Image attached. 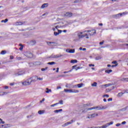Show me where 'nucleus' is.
<instances>
[{
  "label": "nucleus",
  "mask_w": 128,
  "mask_h": 128,
  "mask_svg": "<svg viewBox=\"0 0 128 128\" xmlns=\"http://www.w3.org/2000/svg\"><path fill=\"white\" fill-rule=\"evenodd\" d=\"M96 34V30H84L82 32H80L78 34V37L79 38H89L88 36H94Z\"/></svg>",
  "instance_id": "1"
},
{
  "label": "nucleus",
  "mask_w": 128,
  "mask_h": 128,
  "mask_svg": "<svg viewBox=\"0 0 128 128\" xmlns=\"http://www.w3.org/2000/svg\"><path fill=\"white\" fill-rule=\"evenodd\" d=\"M29 80H42V78H38L36 76H33L29 78Z\"/></svg>",
  "instance_id": "2"
},
{
  "label": "nucleus",
  "mask_w": 128,
  "mask_h": 128,
  "mask_svg": "<svg viewBox=\"0 0 128 128\" xmlns=\"http://www.w3.org/2000/svg\"><path fill=\"white\" fill-rule=\"evenodd\" d=\"M22 74H24V71L22 70H18L17 73L15 74V76H22Z\"/></svg>",
  "instance_id": "3"
},
{
  "label": "nucleus",
  "mask_w": 128,
  "mask_h": 128,
  "mask_svg": "<svg viewBox=\"0 0 128 128\" xmlns=\"http://www.w3.org/2000/svg\"><path fill=\"white\" fill-rule=\"evenodd\" d=\"M32 81L25 80L22 82L23 86H30L32 84Z\"/></svg>",
  "instance_id": "4"
},
{
  "label": "nucleus",
  "mask_w": 128,
  "mask_h": 128,
  "mask_svg": "<svg viewBox=\"0 0 128 128\" xmlns=\"http://www.w3.org/2000/svg\"><path fill=\"white\" fill-rule=\"evenodd\" d=\"M64 16H66V18H70L72 16V12H66L64 14Z\"/></svg>",
  "instance_id": "5"
},
{
  "label": "nucleus",
  "mask_w": 128,
  "mask_h": 128,
  "mask_svg": "<svg viewBox=\"0 0 128 128\" xmlns=\"http://www.w3.org/2000/svg\"><path fill=\"white\" fill-rule=\"evenodd\" d=\"M60 56H62V55L56 54L51 56V58H60Z\"/></svg>",
  "instance_id": "6"
},
{
  "label": "nucleus",
  "mask_w": 128,
  "mask_h": 128,
  "mask_svg": "<svg viewBox=\"0 0 128 128\" xmlns=\"http://www.w3.org/2000/svg\"><path fill=\"white\" fill-rule=\"evenodd\" d=\"M80 91L76 90H69V92L70 93H78Z\"/></svg>",
  "instance_id": "7"
},
{
  "label": "nucleus",
  "mask_w": 128,
  "mask_h": 128,
  "mask_svg": "<svg viewBox=\"0 0 128 128\" xmlns=\"http://www.w3.org/2000/svg\"><path fill=\"white\" fill-rule=\"evenodd\" d=\"M113 84H114V83H109L108 84H104V85H102V88H106L108 86H112Z\"/></svg>",
  "instance_id": "8"
},
{
  "label": "nucleus",
  "mask_w": 128,
  "mask_h": 128,
  "mask_svg": "<svg viewBox=\"0 0 128 128\" xmlns=\"http://www.w3.org/2000/svg\"><path fill=\"white\" fill-rule=\"evenodd\" d=\"M128 14V12H123L122 13H119L117 14H116V16H122V14Z\"/></svg>",
  "instance_id": "9"
},
{
  "label": "nucleus",
  "mask_w": 128,
  "mask_h": 128,
  "mask_svg": "<svg viewBox=\"0 0 128 128\" xmlns=\"http://www.w3.org/2000/svg\"><path fill=\"white\" fill-rule=\"evenodd\" d=\"M48 4L45 3L42 6L41 8H48Z\"/></svg>",
  "instance_id": "10"
},
{
  "label": "nucleus",
  "mask_w": 128,
  "mask_h": 128,
  "mask_svg": "<svg viewBox=\"0 0 128 128\" xmlns=\"http://www.w3.org/2000/svg\"><path fill=\"white\" fill-rule=\"evenodd\" d=\"M98 114L96 113H94L90 114V116L92 118H96V116H98Z\"/></svg>",
  "instance_id": "11"
},
{
  "label": "nucleus",
  "mask_w": 128,
  "mask_h": 128,
  "mask_svg": "<svg viewBox=\"0 0 128 128\" xmlns=\"http://www.w3.org/2000/svg\"><path fill=\"white\" fill-rule=\"evenodd\" d=\"M67 52H69V54H74V49L70 50H66Z\"/></svg>",
  "instance_id": "12"
},
{
  "label": "nucleus",
  "mask_w": 128,
  "mask_h": 128,
  "mask_svg": "<svg viewBox=\"0 0 128 128\" xmlns=\"http://www.w3.org/2000/svg\"><path fill=\"white\" fill-rule=\"evenodd\" d=\"M46 90L45 92L46 94H50V92H52V90L48 89V88H46Z\"/></svg>",
  "instance_id": "13"
},
{
  "label": "nucleus",
  "mask_w": 128,
  "mask_h": 128,
  "mask_svg": "<svg viewBox=\"0 0 128 128\" xmlns=\"http://www.w3.org/2000/svg\"><path fill=\"white\" fill-rule=\"evenodd\" d=\"M124 94V93H122V92H119L118 94H117V96L118 98H120V96H122V95Z\"/></svg>",
  "instance_id": "14"
},
{
  "label": "nucleus",
  "mask_w": 128,
  "mask_h": 128,
  "mask_svg": "<svg viewBox=\"0 0 128 128\" xmlns=\"http://www.w3.org/2000/svg\"><path fill=\"white\" fill-rule=\"evenodd\" d=\"M83 86H84V84L82 83L77 84V86L78 88H82Z\"/></svg>",
  "instance_id": "15"
},
{
  "label": "nucleus",
  "mask_w": 128,
  "mask_h": 128,
  "mask_svg": "<svg viewBox=\"0 0 128 128\" xmlns=\"http://www.w3.org/2000/svg\"><path fill=\"white\" fill-rule=\"evenodd\" d=\"M30 43L32 44V46H34V44H36V40H32L30 42Z\"/></svg>",
  "instance_id": "16"
},
{
  "label": "nucleus",
  "mask_w": 128,
  "mask_h": 128,
  "mask_svg": "<svg viewBox=\"0 0 128 128\" xmlns=\"http://www.w3.org/2000/svg\"><path fill=\"white\" fill-rule=\"evenodd\" d=\"M71 64H76L78 62V60H72L70 61Z\"/></svg>",
  "instance_id": "17"
},
{
  "label": "nucleus",
  "mask_w": 128,
  "mask_h": 128,
  "mask_svg": "<svg viewBox=\"0 0 128 128\" xmlns=\"http://www.w3.org/2000/svg\"><path fill=\"white\" fill-rule=\"evenodd\" d=\"M60 112H62V109L56 110L54 111V112L58 114Z\"/></svg>",
  "instance_id": "18"
},
{
  "label": "nucleus",
  "mask_w": 128,
  "mask_h": 128,
  "mask_svg": "<svg viewBox=\"0 0 128 128\" xmlns=\"http://www.w3.org/2000/svg\"><path fill=\"white\" fill-rule=\"evenodd\" d=\"M112 72V70H106L105 72L106 74H110V72Z\"/></svg>",
  "instance_id": "19"
},
{
  "label": "nucleus",
  "mask_w": 128,
  "mask_h": 128,
  "mask_svg": "<svg viewBox=\"0 0 128 128\" xmlns=\"http://www.w3.org/2000/svg\"><path fill=\"white\" fill-rule=\"evenodd\" d=\"M39 114H44V110H40L38 112Z\"/></svg>",
  "instance_id": "20"
},
{
  "label": "nucleus",
  "mask_w": 128,
  "mask_h": 128,
  "mask_svg": "<svg viewBox=\"0 0 128 128\" xmlns=\"http://www.w3.org/2000/svg\"><path fill=\"white\" fill-rule=\"evenodd\" d=\"M96 110H102V106H96Z\"/></svg>",
  "instance_id": "21"
},
{
  "label": "nucleus",
  "mask_w": 128,
  "mask_h": 128,
  "mask_svg": "<svg viewBox=\"0 0 128 128\" xmlns=\"http://www.w3.org/2000/svg\"><path fill=\"white\" fill-rule=\"evenodd\" d=\"M92 86L96 87L98 86V83L96 82H94L93 84H91Z\"/></svg>",
  "instance_id": "22"
},
{
  "label": "nucleus",
  "mask_w": 128,
  "mask_h": 128,
  "mask_svg": "<svg viewBox=\"0 0 128 128\" xmlns=\"http://www.w3.org/2000/svg\"><path fill=\"white\" fill-rule=\"evenodd\" d=\"M108 124H106L104 125L101 126V128H108Z\"/></svg>",
  "instance_id": "23"
},
{
  "label": "nucleus",
  "mask_w": 128,
  "mask_h": 128,
  "mask_svg": "<svg viewBox=\"0 0 128 128\" xmlns=\"http://www.w3.org/2000/svg\"><path fill=\"white\" fill-rule=\"evenodd\" d=\"M8 22V20L6 18L4 20H2L1 22H4V24H6V22Z\"/></svg>",
  "instance_id": "24"
},
{
  "label": "nucleus",
  "mask_w": 128,
  "mask_h": 128,
  "mask_svg": "<svg viewBox=\"0 0 128 128\" xmlns=\"http://www.w3.org/2000/svg\"><path fill=\"white\" fill-rule=\"evenodd\" d=\"M48 64H50V66H52V64H56V62H49L48 63Z\"/></svg>",
  "instance_id": "25"
},
{
  "label": "nucleus",
  "mask_w": 128,
  "mask_h": 128,
  "mask_svg": "<svg viewBox=\"0 0 128 128\" xmlns=\"http://www.w3.org/2000/svg\"><path fill=\"white\" fill-rule=\"evenodd\" d=\"M11 126H12V124H5V128H10Z\"/></svg>",
  "instance_id": "26"
},
{
  "label": "nucleus",
  "mask_w": 128,
  "mask_h": 128,
  "mask_svg": "<svg viewBox=\"0 0 128 128\" xmlns=\"http://www.w3.org/2000/svg\"><path fill=\"white\" fill-rule=\"evenodd\" d=\"M128 110V106L122 108V112H125V110Z\"/></svg>",
  "instance_id": "27"
},
{
  "label": "nucleus",
  "mask_w": 128,
  "mask_h": 128,
  "mask_svg": "<svg viewBox=\"0 0 128 128\" xmlns=\"http://www.w3.org/2000/svg\"><path fill=\"white\" fill-rule=\"evenodd\" d=\"M6 54V50H2L0 52V54Z\"/></svg>",
  "instance_id": "28"
},
{
  "label": "nucleus",
  "mask_w": 128,
  "mask_h": 128,
  "mask_svg": "<svg viewBox=\"0 0 128 128\" xmlns=\"http://www.w3.org/2000/svg\"><path fill=\"white\" fill-rule=\"evenodd\" d=\"M60 103H56L50 105L51 107H54V106H58V104H59Z\"/></svg>",
  "instance_id": "29"
},
{
  "label": "nucleus",
  "mask_w": 128,
  "mask_h": 128,
  "mask_svg": "<svg viewBox=\"0 0 128 128\" xmlns=\"http://www.w3.org/2000/svg\"><path fill=\"white\" fill-rule=\"evenodd\" d=\"M108 106H101L102 110H106V108H107Z\"/></svg>",
  "instance_id": "30"
},
{
  "label": "nucleus",
  "mask_w": 128,
  "mask_h": 128,
  "mask_svg": "<svg viewBox=\"0 0 128 128\" xmlns=\"http://www.w3.org/2000/svg\"><path fill=\"white\" fill-rule=\"evenodd\" d=\"M59 104H64V101L62 100H60Z\"/></svg>",
  "instance_id": "31"
},
{
  "label": "nucleus",
  "mask_w": 128,
  "mask_h": 128,
  "mask_svg": "<svg viewBox=\"0 0 128 128\" xmlns=\"http://www.w3.org/2000/svg\"><path fill=\"white\" fill-rule=\"evenodd\" d=\"M110 98V96L108 94H104L102 96V98Z\"/></svg>",
  "instance_id": "32"
},
{
  "label": "nucleus",
  "mask_w": 128,
  "mask_h": 128,
  "mask_svg": "<svg viewBox=\"0 0 128 128\" xmlns=\"http://www.w3.org/2000/svg\"><path fill=\"white\" fill-rule=\"evenodd\" d=\"M48 70V67H46V68H42L41 69V70H42V72H44V70Z\"/></svg>",
  "instance_id": "33"
},
{
  "label": "nucleus",
  "mask_w": 128,
  "mask_h": 128,
  "mask_svg": "<svg viewBox=\"0 0 128 128\" xmlns=\"http://www.w3.org/2000/svg\"><path fill=\"white\" fill-rule=\"evenodd\" d=\"M58 32H54V36H58Z\"/></svg>",
  "instance_id": "34"
},
{
  "label": "nucleus",
  "mask_w": 128,
  "mask_h": 128,
  "mask_svg": "<svg viewBox=\"0 0 128 128\" xmlns=\"http://www.w3.org/2000/svg\"><path fill=\"white\" fill-rule=\"evenodd\" d=\"M107 124H108V126H110V124H114V122H111L110 123H107Z\"/></svg>",
  "instance_id": "35"
},
{
  "label": "nucleus",
  "mask_w": 128,
  "mask_h": 128,
  "mask_svg": "<svg viewBox=\"0 0 128 128\" xmlns=\"http://www.w3.org/2000/svg\"><path fill=\"white\" fill-rule=\"evenodd\" d=\"M16 60H22V58L20 57L16 56Z\"/></svg>",
  "instance_id": "36"
},
{
  "label": "nucleus",
  "mask_w": 128,
  "mask_h": 128,
  "mask_svg": "<svg viewBox=\"0 0 128 128\" xmlns=\"http://www.w3.org/2000/svg\"><path fill=\"white\" fill-rule=\"evenodd\" d=\"M80 2V0H75L74 2V4H77L78 2Z\"/></svg>",
  "instance_id": "37"
},
{
  "label": "nucleus",
  "mask_w": 128,
  "mask_h": 128,
  "mask_svg": "<svg viewBox=\"0 0 128 128\" xmlns=\"http://www.w3.org/2000/svg\"><path fill=\"white\" fill-rule=\"evenodd\" d=\"M64 92H70V90L64 89Z\"/></svg>",
  "instance_id": "38"
},
{
  "label": "nucleus",
  "mask_w": 128,
  "mask_h": 128,
  "mask_svg": "<svg viewBox=\"0 0 128 128\" xmlns=\"http://www.w3.org/2000/svg\"><path fill=\"white\" fill-rule=\"evenodd\" d=\"M86 110H93L92 109V108H86Z\"/></svg>",
  "instance_id": "39"
},
{
  "label": "nucleus",
  "mask_w": 128,
  "mask_h": 128,
  "mask_svg": "<svg viewBox=\"0 0 128 128\" xmlns=\"http://www.w3.org/2000/svg\"><path fill=\"white\" fill-rule=\"evenodd\" d=\"M116 60H114L113 62H112V64H116Z\"/></svg>",
  "instance_id": "40"
},
{
  "label": "nucleus",
  "mask_w": 128,
  "mask_h": 128,
  "mask_svg": "<svg viewBox=\"0 0 128 128\" xmlns=\"http://www.w3.org/2000/svg\"><path fill=\"white\" fill-rule=\"evenodd\" d=\"M104 40H103V41L100 42L99 44L100 46H102V44H104Z\"/></svg>",
  "instance_id": "41"
},
{
  "label": "nucleus",
  "mask_w": 128,
  "mask_h": 128,
  "mask_svg": "<svg viewBox=\"0 0 128 128\" xmlns=\"http://www.w3.org/2000/svg\"><path fill=\"white\" fill-rule=\"evenodd\" d=\"M58 31L59 34H62V30H58Z\"/></svg>",
  "instance_id": "42"
},
{
  "label": "nucleus",
  "mask_w": 128,
  "mask_h": 128,
  "mask_svg": "<svg viewBox=\"0 0 128 128\" xmlns=\"http://www.w3.org/2000/svg\"><path fill=\"white\" fill-rule=\"evenodd\" d=\"M86 118H92L90 114H88V116L86 117Z\"/></svg>",
  "instance_id": "43"
},
{
  "label": "nucleus",
  "mask_w": 128,
  "mask_h": 128,
  "mask_svg": "<svg viewBox=\"0 0 128 128\" xmlns=\"http://www.w3.org/2000/svg\"><path fill=\"white\" fill-rule=\"evenodd\" d=\"M108 102H112V98H109L108 100Z\"/></svg>",
  "instance_id": "44"
},
{
  "label": "nucleus",
  "mask_w": 128,
  "mask_h": 128,
  "mask_svg": "<svg viewBox=\"0 0 128 128\" xmlns=\"http://www.w3.org/2000/svg\"><path fill=\"white\" fill-rule=\"evenodd\" d=\"M78 88V84L76 85H74L73 86V88Z\"/></svg>",
  "instance_id": "45"
},
{
  "label": "nucleus",
  "mask_w": 128,
  "mask_h": 128,
  "mask_svg": "<svg viewBox=\"0 0 128 128\" xmlns=\"http://www.w3.org/2000/svg\"><path fill=\"white\" fill-rule=\"evenodd\" d=\"M42 102H44V98H42V100L40 101V104H42Z\"/></svg>",
  "instance_id": "46"
},
{
  "label": "nucleus",
  "mask_w": 128,
  "mask_h": 128,
  "mask_svg": "<svg viewBox=\"0 0 128 128\" xmlns=\"http://www.w3.org/2000/svg\"><path fill=\"white\" fill-rule=\"evenodd\" d=\"M90 128H102V126H97V127H90Z\"/></svg>",
  "instance_id": "47"
},
{
  "label": "nucleus",
  "mask_w": 128,
  "mask_h": 128,
  "mask_svg": "<svg viewBox=\"0 0 128 128\" xmlns=\"http://www.w3.org/2000/svg\"><path fill=\"white\" fill-rule=\"evenodd\" d=\"M10 60H14V56H10Z\"/></svg>",
  "instance_id": "48"
},
{
  "label": "nucleus",
  "mask_w": 128,
  "mask_h": 128,
  "mask_svg": "<svg viewBox=\"0 0 128 128\" xmlns=\"http://www.w3.org/2000/svg\"><path fill=\"white\" fill-rule=\"evenodd\" d=\"M10 86H14V82L10 83Z\"/></svg>",
  "instance_id": "49"
},
{
  "label": "nucleus",
  "mask_w": 128,
  "mask_h": 128,
  "mask_svg": "<svg viewBox=\"0 0 128 128\" xmlns=\"http://www.w3.org/2000/svg\"><path fill=\"white\" fill-rule=\"evenodd\" d=\"M60 88H62V87L60 86H57L56 90H60Z\"/></svg>",
  "instance_id": "50"
},
{
  "label": "nucleus",
  "mask_w": 128,
  "mask_h": 128,
  "mask_svg": "<svg viewBox=\"0 0 128 128\" xmlns=\"http://www.w3.org/2000/svg\"><path fill=\"white\" fill-rule=\"evenodd\" d=\"M88 106V104H84L83 105V106L84 108H86V106Z\"/></svg>",
  "instance_id": "51"
},
{
  "label": "nucleus",
  "mask_w": 128,
  "mask_h": 128,
  "mask_svg": "<svg viewBox=\"0 0 128 128\" xmlns=\"http://www.w3.org/2000/svg\"><path fill=\"white\" fill-rule=\"evenodd\" d=\"M20 50H24V47H20L19 48Z\"/></svg>",
  "instance_id": "52"
},
{
  "label": "nucleus",
  "mask_w": 128,
  "mask_h": 128,
  "mask_svg": "<svg viewBox=\"0 0 128 128\" xmlns=\"http://www.w3.org/2000/svg\"><path fill=\"white\" fill-rule=\"evenodd\" d=\"M126 124V121H124L122 122V124Z\"/></svg>",
  "instance_id": "53"
},
{
  "label": "nucleus",
  "mask_w": 128,
  "mask_h": 128,
  "mask_svg": "<svg viewBox=\"0 0 128 128\" xmlns=\"http://www.w3.org/2000/svg\"><path fill=\"white\" fill-rule=\"evenodd\" d=\"M89 66H94V64H90Z\"/></svg>",
  "instance_id": "54"
},
{
  "label": "nucleus",
  "mask_w": 128,
  "mask_h": 128,
  "mask_svg": "<svg viewBox=\"0 0 128 128\" xmlns=\"http://www.w3.org/2000/svg\"><path fill=\"white\" fill-rule=\"evenodd\" d=\"M96 60H100V56L96 57Z\"/></svg>",
  "instance_id": "55"
},
{
  "label": "nucleus",
  "mask_w": 128,
  "mask_h": 128,
  "mask_svg": "<svg viewBox=\"0 0 128 128\" xmlns=\"http://www.w3.org/2000/svg\"><path fill=\"white\" fill-rule=\"evenodd\" d=\"M58 70H60V68H56V72H58Z\"/></svg>",
  "instance_id": "56"
},
{
  "label": "nucleus",
  "mask_w": 128,
  "mask_h": 128,
  "mask_svg": "<svg viewBox=\"0 0 128 128\" xmlns=\"http://www.w3.org/2000/svg\"><path fill=\"white\" fill-rule=\"evenodd\" d=\"M8 86H4V89L5 90H8Z\"/></svg>",
  "instance_id": "57"
},
{
  "label": "nucleus",
  "mask_w": 128,
  "mask_h": 128,
  "mask_svg": "<svg viewBox=\"0 0 128 128\" xmlns=\"http://www.w3.org/2000/svg\"><path fill=\"white\" fill-rule=\"evenodd\" d=\"M120 126V124H116V126Z\"/></svg>",
  "instance_id": "58"
},
{
  "label": "nucleus",
  "mask_w": 128,
  "mask_h": 128,
  "mask_svg": "<svg viewBox=\"0 0 128 128\" xmlns=\"http://www.w3.org/2000/svg\"><path fill=\"white\" fill-rule=\"evenodd\" d=\"M75 120H72L70 122H71V124H72V122H74Z\"/></svg>",
  "instance_id": "59"
},
{
  "label": "nucleus",
  "mask_w": 128,
  "mask_h": 128,
  "mask_svg": "<svg viewBox=\"0 0 128 128\" xmlns=\"http://www.w3.org/2000/svg\"><path fill=\"white\" fill-rule=\"evenodd\" d=\"M55 28H56V30H58V28H60V26H56Z\"/></svg>",
  "instance_id": "60"
},
{
  "label": "nucleus",
  "mask_w": 128,
  "mask_h": 128,
  "mask_svg": "<svg viewBox=\"0 0 128 128\" xmlns=\"http://www.w3.org/2000/svg\"><path fill=\"white\" fill-rule=\"evenodd\" d=\"M128 94V90H126L125 91H124V94Z\"/></svg>",
  "instance_id": "61"
},
{
  "label": "nucleus",
  "mask_w": 128,
  "mask_h": 128,
  "mask_svg": "<svg viewBox=\"0 0 128 128\" xmlns=\"http://www.w3.org/2000/svg\"><path fill=\"white\" fill-rule=\"evenodd\" d=\"M76 66H72V70L74 69L75 68H76Z\"/></svg>",
  "instance_id": "62"
},
{
  "label": "nucleus",
  "mask_w": 128,
  "mask_h": 128,
  "mask_svg": "<svg viewBox=\"0 0 128 128\" xmlns=\"http://www.w3.org/2000/svg\"><path fill=\"white\" fill-rule=\"evenodd\" d=\"M6 124H4V125H2V128H6Z\"/></svg>",
  "instance_id": "63"
},
{
  "label": "nucleus",
  "mask_w": 128,
  "mask_h": 128,
  "mask_svg": "<svg viewBox=\"0 0 128 128\" xmlns=\"http://www.w3.org/2000/svg\"><path fill=\"white\" fill-rule=\"evenodd\" d=\"M62 126L63 128H64V126H66V123L64 124L63 125H62Z\"/></svg>",
  "instance_id": "64"
}]
</instances>
